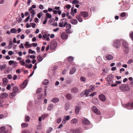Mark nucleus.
<instances>
[{
  "label": "nucleus",
  "mask_w": 133,
  "mask_h": 133,
  "mask_svg": "<svg viewBox=\"0 0 133 133\" xmlns=\"http://www.w3.org/2000/svg\"><path fill=\"white\" fill-rule=\"evenodd\" d=\"M129 49L128 47L127 49H125L124 50V53L125 54H127L128 53L129 51Z\"/></svg>",
  "instance_id": "39"
},
{
  "label": "nucleus",
  "mask_w": 133,
  "mask_h": 133,
  "mask_svg": "<svg viewBox=\"0 0 133 133\" xmlns=\"http://www.w3.org/2000/svg\"><path fill=\"white\" fill-rule=\"evenodd\" d=\"M30 120V117L29 116H25V121L26 122L29 121Z\"/></svg>",
  "instance_id": "38"
},
{
  "label": "nucleus",
  "mask_w": 133,
  "mask_h": 133,
  "mask_svg": "<svg viewBox=\"0 0 133 133\" xmlns=\"http://www.w3.org/2000/svg\"><path fill=\"white\" fill-rule=\"evenodd\" d=\"M57 42L55 40H53L50 45V49L51 50H54L57 47Z\"/></svg>",
  "instance_id": "4"
},
{
  "label": "nucleus",
  "mask_w": 133,
  "mask_h": 133,
  "mask_svg": "<svg viewBox=\"0 0 133 133\" xmlns=\"http://www.w3.org/2000/svg\"><path fill=\"white\" fill-rule=\"evenodd\" d=\"M116 83H115L114 84H112L111 85V86L112 87H115L117 86V84H121V81H116Z\"/></svg>",
  "instance_id": "26"
},
{
  "label": "nucleus",
  "mask_w": 133,
  "mask_h": 133,
  "mask_svg": "<svg viewBox=\"0 0 133 133\" xmlns=\"http://www.w3.org/2000/svg\"><path fill=\"white\" fill-rule=\"evenodd\" d=\"M121 40H115L114 42V46L116 48H119L121 46Z\"/></svg>",
  "instance_id": "5"
},
{
  "label": "nucleus",
  "mask_w": 133,
  "mask_h": 133,
  "mask_svg": "<svg viewBox=\"0 0 133 133\" xmlns=\"http://www.w3.org/2000/svg\"><path fill=\"white\" fill-rule=\"evenodd\" d=\"M96 92H93L90 95V96L92 97L95 95H96Z\"/></svg>",
  "instance_id": "61"
},
{
  "label": "nucleus",
  "mask_w": 133,
  "mask_h": 133,
  "mask_svg": "<svg viewBox=\"0 0 133 133\" xmlns=\"http://www.w3.org/2000/svg\"><path fill=\"white\" fill-rule=\"evenodd\" d=\"M71 92L75 93H77L78 91V89L76 88H74L71 89Z\"/></svg>",
  "instance_id": "19"
},
{
  "label": "nucleus",
  "mask_w": 133,
  "mask_h": 133,
  "mask_svg": "<svg viewBox=\"0 0 133 133\" xmlns=\"http://www.w3.org/2000/svg\"><path fill=\"white\" fill-rule=\"evenodd\" d=\"M66 19L65 18L62 19L59 23V26L60 27H65L67 24Z\"/></svg>",
  "instance_id": "1"
},
{
  "label": "nucleus",
  "mask_w": 133,
  "mask_h": 133,
  "mask_svg": "<svg viewBox=\"0 0 133 133\" xmlns=\"http://www.w3.org/2000/svg\"><path fill=\"white\" fill-rule=\"evenodd\" d=\"M49 35L50 34H48V35L47 34H45L43 35V38H46V37L48 36H49Z\"/></svg>",
  "instance_id": "58"
},
{
  "label": "nucleus",
  "mask_w": 133,
  "mask_h": 133,
  "mask_svg": "<svg viewBox=\"0 0 133 133\" xmlns=\"http://www.w3.org/2000/svg\"><path fill=\"white\" fill-rule=\"evenodd\" d=\"M66 28L67 29H70L71 28V25L70 23H67V24H66Z\"/></svg>",
  "instance_id": "35"
},
{
  "label": "nucleus",
  "mask_w": 133,
  "mask_h": 133,
  "mask_svg": "<svg viewBox=\"0 0 133 133\" xmlns=\"http://www.w3.org/2000/svg\"><path fill=\"white\" fill-rule=\"evenodd\" d=\"M47 21V17H46L44 21L43 22V23L44 24H46Z\"/></svg>",
  "instance_id": "62"
},
{
  "label": "nucleus",
  "mask_w": 133,
  "mask_h": 133,
  "mask_svg": "<svg viewBox=\"0 0 133 133\" xmlns=\"http://www.w3.org/2000/svg\"><path fill=\"white\" fill-rule=\"evenodd\" d=\"M28 80H25L23 82L22 84L21 85V89H23L25 88L28 84Z\"/></svg>",
  "instance_id": "8"
},
{
  "label": "nucleus",
  "mask_w": 133,
  "mask_h": 133,
  "mask_svg": "<svg viewBox=\"0 0 133 133\" xmlns=\"http://www.w3.org/2000/svg\"><path fill=\"white\" fill-rule=\"evenodd\" d=\"M72 4H79V1H76V0H74L72 2Z\"/></svg>",
  "instance_id": "47"
},
{
  "label": "nucleus",
  "mask_w": 133,
  "mask_h": 133,
  "mask_svg": "<svg viewBox=\"0 0 133 133\" xmlns=\"http://www.w3.org/2000/svg\"><path fill=\"white\" fill-rule=\"evenodd\" d=\"M78 120L76 118L72 119L71 121V123L73 124H76L78 122Z\"/></svg>",
  "instance_id": "15"
},
{
  "label": "nucleus",
  "mask_w": 133,
  "mask_h": 133,
  "mask_svg": "<svg viewBox=\"0 0 133 133\" xmlns=\"http://www.w3.org/2000/svg\"><path fill=\"white\" fill-rule=\"evenodd\" d=\"M70 118V116L69 115L65 116L64 117V118L66 121L69 120Z\"/></svg>",
  "instance_id": "43"
},
{
  "label": "nucleus",
  "mask_w": 133,
  "mask_h": 133,
  "mask_svg": "<svg viewBox=\"0 0 133 133\" xmlns=\"http://www.w3.org/2000/svg\"><path fill=\"white\" fill-rule=\"evenodd\" d=\"M75 112L77 114H78L79 111V107H77L75 109Z\"/></svg>",
  "instance_id": "31"
},
{
  "label": "nucleus",
  "mask_w": 133,
  "mask_h": 133,
  "mask_svg": "<svg viewBox=\"0 0 133 133\" xmlns=\"http://www.w3.org/2000/svg\"><path fill=\"white\" fill-rule=\"evenodd\" d=\"M83 123L85 125H88L90 124V122L87 119L84 118V119L82 121Z\"/></svg>",
  "instance_id": "13"
},
{
  "label": "nucleus",
  "mask_w": 133,
  "mask_h": 133,
  "mask_svg": "<svg viewBox=\"0 0 133 133\" xmlns=\"http://www.w3.org/2000/svg\"><path fill=\"white\" fill-rule=\"evenodd\" d=\"M81 131L80 129H75V133H81Z\"/></svg>",
  "instance_id": "46"
},
{
  "label": "nucleus",
  "mask_w": 133,
  "mask_h": 133,
  "mask_svg": "<svg viewBox=\"0 0 133 133\" xmlns=\"http://www.w3.org/2000/svg\"><path fill=\"white\" fill-rule=\"evenodd\" d=\"M99 99L101 101L104 102L106 100V98L104 95L103 94H100L99 96Z\"/></svg>",
  "instance_id": "11"
},
{
  "label": "nucleus",
  "mask_w": 133,
  "mask_h": 133,
  "mask_svg": "<svg viewBox=\"0 0 133 133\" xmlns=\"http://www.w3.org/2000/svg\"><path fill=\"white\" fill-rule=\"evenodd\" d=\"M121 41L123 42L122 44L125 49H127L128 47V44L125 41L121 39Z\"/></svg>",
  "instance_id": "10"
},
{
  "label": "nucleus",
  "mask_w": 133,
  "mask_h": 133,
  "mask_svg": "<svg viewBox=\"0 0 133 133\" xmlns=\"http://www.w3.org/2000/svg\"><path fill=\"white\" fill-rule=\"evenodd\" d=\"M70 29H67L66 30V32L68 33L71 34L72 33V31L70 30Z\"/></svg>",
  "instance_id": "52"
},
{
  "label": "nucleus",
  "mask_w": 133,
  "mask_h": 133,
  "mask_svg": "<svg viewBox=\"0 0 133 133\" xmlns=\"http://www.w3.org/2000/svg\"><path fill=\"white\" fill-rule=\"evenodd\" d=\"M5 126H2L0 127V133H7V132L5 131Z\"/></svg>",
  "instance_id": "12"
},
{
  "label": "nucleus",
  "mask_w": 133,
  "mask_h": 133,
  "mask_svg": "<svg viewBox=\"0 0 133 133\" xmlns=\"http://www.w3.org/2000/svg\"><path fill=\"white\" fill-rule=\"evenodd\" d=\"M37 59L39 62H40L43 60V57H42L41 55H39L37 56Z\"/></svg>",
  "instance_id": "27"
},
{
  "label": "nucleus",
  "mask_w": 133,
  "mask_h": 133,
  "mask_svg": "<svg viewBox=\"0 0 133 133\" xmlns=\"http://www.w3.org/2000/svg\"><path fill=\"white\" fill-rule=\"evenodd\" d=\"M30 18V17L29 16H28L26 19L25 20H24V21L26 23L29 20V19Z\"/></svg>",
  "instance_id": "60"
},
{
  "label": "nucleus",
  "mask_w": 133,
  "mask_h": 133,
  "mask_svg": "<svg viewBox=\"0 0 133 133\" xmlns=\"http://www.w3.org/2000/svg\"><path fill=\"white\" fill-rule=\"evenodd\" d=\"M12 91L14 93H16L18 92V90L17 87H14L12 89Z\"/></svg>",
  "instance_id": "22"
},
{
  "label": "nucleus",
  "mask_w": 133,
  "mask_h": 133,
  "mask_svg": "<svg viewBox=\"0 0 133 133\" xmlns=\"http://www.w3.org/2000/svg\"><path fill=\"white\" fill-rule=\"evenodd\" d=\"M113 78V76L112 74L109 75L107 77L106 80L108 82V83L109 84V85L112 84L113 83L112 79Z\"/></svg>",
  "instance_id": "2"
},
{
  "label": "nucleus",
  "mask_w": 133,
  "mask_h": 133,
  "mask_svg": "<svg viewBox=\"0 0 133 133\" xmlns=\"http://www.w3.org/2000/svg\"><path fill=\"white\" fill-rule=\"evenodd\" d=\"M81 16L79 14L77 15L76 16V18L80 22H82L83 21L82 18L81 17Z\"/></svg>",
  "instance_id": "18"
},
{
  "label": "nucleus",
  "mask_w": 133,
  "mask_h": 133,
  "mask_svg": "<svg viewBox=\"0 0 133 133\" xmlns=\"http://www.w3.org/2000/svg\"><path fill=\"white\" fill-rule=\"evenodd\" d=\"M43 13L42 12H41L38 13L37 15V16L39 18H40L41 17V16L42 15Z\"/></svg>",
  "instance_id": "54"
},
{
  "label": "nucleus",
  "mask_w": 133,
  "mask_h": 133,
  "mask_svg": "<svg viewBox=\"0 0 133 133\" xmlns=\"http://www.w3.org/2000/svg\"><path fill=\"white\" fill-rule=\"evenodd\" d=\"M66 120L65 118H64L62 120V122L64 124H65L66 122Z\"/></svg>",
  "instance_id": "64"
},
{
  "label": "nucleus",
  "mask_w": 133,
  "mask_h": 133,
  "mask_svg": "<svg viewBox=\"0 0 133 133\" xmlns=\"http://www.w3.org/2000/svg\"><path fill=\"white\" fill-rule=\"evenodd\" d=\"M130 37L132 40L133 41V32H131L130 35Z\"/></svg>",
  "instance_id": "57"
},
{
  "label": "nucleus",
  "mask_w": 133,
  "mask_h": 133,
  "mask_svg": "<svg viewBox=\"0 0 133 133\" xmlns=\"http://www.w3.org/2000/svg\"><path fill=\"white\" fill-rule=\"evenodd\" d=\"M59 101V99L57 98H54L51 100V102L54 103H57Z\"/></svg>",
  "instance_id": "20"
},
{
  "label": "nucleus",
  "mask_w": 133,
  "mask_h": 133,
  "mask_svg": "<svg viewBox=\"0 0 133 133\" xmlns=\"http://www.w3.org/2000/svg\"><path fill=\"white\" fill-rule=\"evenodd\" d=\"M6 65H1L0 66V68L1 70H3L5 69L6 67Z\"/></svg>",
  "instance_id": "40"
},
{
  "label": "nucleus",
  "mask_w": 133,
  "mask_h": 133,
  "mask_svg": "<svg viewBox=\"0 0 133 133\" xmlns=\"http://www.w3.org/2000/svg\"><path fill=\"white\" fill-rule=\"evenodd\" d=\"M3 84L4 85H6L7 83L8 82V81L6 78H3Z\"/></svg>",
  "instance_id": "28"
},
{
  "label": "nucleus",
  "mask_w": 133,
  "mask_h": 133,
  "mask_svg": "<svg viewBox=\"0 0 133 133\" xmlns=\"http://www.w3.org/2000/svg\"><path fill=\"white\" fill-rule=\"evenodd\" d=\"M80 80L81 81L84 82L86 80V78L83 76H81L80 77Z\"/></svg>",
  "instance_id": "37"
},
{
  "label": "nucleus",
  "mask_w": 133,
  "mask_h": 133,
  "mask_svg": "<svg viewBox=\"0 0 133 133\" xmlns=\"http://www.w3.org/2000/svg\"><path fill=\"white\" fill-rule=\"evenodd\" d=\"M49 83V81L47 79H45L43 82L42 84L44 85H47Z\"/></svg>",
  "instance_id": "23"
},
{
  "label": "nucleus",
  "mask_w": 133,
  "mask_h": 133,
  "mask_svg": "<svg viewBox=\"0 0 133 133\" xmlns=\"http://www.w3.org/2000/svg\"><path fill=\"white\" fill-rule=\"evenodd\" d=\"M53 129L51 127L50 128L48 129L46 131V132L47 133H50L52 130Z\"/></svg>",
  "instance_id": "48"
},
{
  "label": "nucleus",
  "mask_w": 133,
  "mask_h": 133,
  "mask_svg": "<svg viewBox=\"0 0 133 133\" xmlns=\"http://www.w3.org/2000/svg\"><path fill=\"white\" fill-rule=\"evenodd\" d=\"M95 86L91 85L89 89H88L89 90V91L90 92H91L93 90Z\"/></svg>",
  "instance_id": "30"
},
{
  "label": "nucleus",
  "mask_w": 133,
  "mask_h": 133,
  "mask_svg": "<svg viewBox=\"0 0 133 133\" xmlns=\"http://www.w3.org/2000/svg\"><path fill=\"white\" fill-rule=\"evenodd\" d=\"M28 53L29 54L31 53V54H35V51H32L31 49H29V50Z\"/></svg>",
  "instance_id": "44"
},
{
  "label": "nucleus",
  "mask_w": 133,
  "mask_h": 133,
  "mask_svg": "<svg viewBox=\"0 0 133 133\" xmlns=\"http://www.w3.org/2000/svg\"><path fill=\"white\" fill-rule=\"evenodd\" d=\"M28 123H23L21 124V126L22 128L26 127H28Z\"/></svg>",
  "instance_id": "32"
},
{
  "label": "nucleus",
  "mask_w": 133,
  "mask_h": 133,
  "mask_svg": "<svg viewBox=\"0 0 133 133\" xmlns=\"http://www.w3.org/2000/svg\"><path fill=\"white\" fill-rule=\"evenodd\" d=\"M120 16L122 17H124L126 16V14L125 12H123L121 13Z\"/></svg>",
  "instance_id": "55"
},
{
  "label": "nucleus",
  "mask_w": 133,
  "mask_h": 133,
  "mask_svg": "<svg viewBox=\"0 0 133 133\" xmlns=\"http://www.w3.org/2000/svg\"><path fill=\"white\" fill-rule=\"evenodd\" d=\"M73 8H74L72 7L71 9V11L70 12L71 14L73 16H74V13L73 12Z\"/></svg>",
  "instance_id": "50"
},
{
  "label": "nucleus",
  "mask_w": 133,
  "mask_h": 133,
  "mask_svg": "<svg viewBox=\"0 0 133 133\" xmlns=\"http://www.w3.org/2000/svg\"><path fill=\"white\" fill-rule=\"evenodd\" d=\"M30 45H32L33 46H34V47H36L37 46V43H32V44H31Z\"/></svg>",
  "instance_id": "63"
},
{
  "label": "nucleus",
  "mask_w": 133,
  "mask_h": 133,
  "mask_svg": "<svg viewBox=\"0 0 133 133\" xmlns=\"http://www.w3.org/2000/svg\"><path fill=\"white\" fill-rule=\"evenodd\" d=\"M70 23L73 24H75L77 23V21L76 19H73L70 21Z\"/></svg>",
  "instance_id": "24"
},
{
  "label": "nucleus",
  "mask_w": 133,
  "mask_h": 133,
  "mask_svg": "<svg viewBox=\"0 0 133 133\" xmlns=\"http://www.w3.org/2000/svg\"><path fill=\"white\" fill-rule=\"evenodd\" d=\"M119 89L123 92L128 91L129 90L128 85L125 84H122L119 87Z\"/></svg>",
  "instance_id": "3"
},
{
  "label": "nucleus",
  "mask_w": 133,
  "mask_h": 133,
  "mask_svg": "<svg viewBox=\"0 0 133 133\" xmlns=\"http://www.w3.org/2000/svg\"><path fill=\"white\" fill-rule=\"evenodd\" d=\"M66 15V16L68 17V19H71L72 18L70 16L69 12H67Z\"/></svg>",
  "instance_id": "45"
},
{
  "label": "nucleus",
  "mask_w": 133,
  "mask_h": 133,
  "mask_svg": "<svg viewBox=\"0 0 133 133\" xmlns=\"http://www.w3.org/2000/svg\"><path fill=\"white\" fill-rule=\"evenodd\" d=\"M91 109L92 111L96 114L98 115L101 114V112L99 111L98 110L97 108L95 106H94L92 107Z\"/></svg>",
  "instance_id": "6"
},
{
  "label": "nucleus",
  "mask_w": 133,
  "mask_h": 133,
  "mask_svg": "<svg viewBox=\"0 0 133 133\" xmlns=\"http://www.w3.org/2000/svg\"><path fill=\"white\" fill-rule=\"evenodd\" d=\"M30 13L31 14V16H32L33 17L35 14V13L34 10H32L30 12Z\"/></svg>",
  "instance_id": "51"
},
{
  "label": "nucleus",
  "mask_w": 133,
  "mask_h": 133,
  "mask_svg": "<svg viewBox=\"0 0 133 133\" xmlns=\"http://www.w3.org/2000/svg\"><path fill=\"white\" fill-rule=\"evenodd\" d=\"M90 92L89 90L87 89L85 91L83 92L81 94L82 96H83L84 95H85L86 96H88L89 92Z\"/></svg>",
  "instance_id": "14"
},
{
  "label": "nucleus",
  "mask_w": 133,
  "mask_h": 133,
  "mask_svg": "<svg viewBox=\"0 0 133 133\" xmlns=\"http://www.w3.org/2000/svg\"><path fill=\"white\" fill-rule=\"evenodd\" d=\"M106 59L108 60H111L113 59V57L111 55L109 54L106 56Z\"/></svg>",
  "instance_id": "16"
},
{
  "label": "nucleus",
  "mask_w": 133,
  "mask_h": 133,
  "mask_svg": "<svg viewBox=\"0 0 133 133\" xmlns=\"http://www.w3.org/2000/svg\"><path fill=\"white\" fill-rule=\"evenodd\" d=\"M62 119L61 117L58 118L56 120V122L57 123H59L61 121Z\"/></svg>",
  "instance_id": "36"
},
{
  "label": "nucleus",
  "mask_w": 133,
  "mask_h": 133,
  "mask_svg": "<svg viewBox=\"0 0 133 133\" xmlns=\"http://www.w3.org/2000/svg\"><path fill=\"white\" fill-rule=\"evenodd\" d=\"M53 105L52 104H50L48 107L47 109L49 110H51L53 109Z\"/></svg>",
  "instance_id": "29"
},
{
  "label": "nucleus",
  "mask_w": 133,
  "mask_h": 133,
  "mask_svg": "<svg viewBox=\"0 0 133 133\" xmlns=\"http://www.w3.org/2000/svg\"><path fill=\"white\" fill-rule=\"evenodd\" d=\"M68 61L69 62H72L74 60V58L71 56H69L67 58Z\"/></svg>",
  "instance_id": "33"
},
{
  "label": "nucleus",
  "mask_w": 133,
  "mask_h": 133,
  "mask_svg": "<svg viewBox=\"0 0 133 133\" xmlns=\"http://www.w3.org/2000/svg\"><path fill=\"white\" fill-rule=\"evenodd\" d=\"M66 97L68 99H70L72 98V95L70 93H68L66 95Z\"/></svg>",
  "instance_id": "21"
},
{
  "label": "nucleus",
  "mask_w": 133,
  "mask_h": 133,
  "mask_svg": "<svg viewBox=\"0 0 133 133\" xmlns=\"http://www.w3.org/2000/svg\"><path fill=\"white\" fill-rule=\"evenodd\" d=\"M9 48H10L12 47V45L13 44L11 41H10L9 42Z\"/></svg>",
  "instance_id": "56"
},
{
  "label": "nucleus",
  "mask_w": 133,
  "mask_h": 133,
  "mask_svg": "<svg viewBox=\"0 0 133 133\" xmlns=\"http://www.w3.org/2000/svg\"><path fill=\"white\" fill-rule=\"evenodd\" d=\"M49 116V115L48 113H46L45 114H43L42 115V119H44L45 118L48 117Z\"/></svg>",
  "instance_id": "34"
},
{
  "label": "nucleus",
  "mask_w": 133,
  "mask_h": 133,
  "mask_svg": "<svg viewBox=\"0 0 133 133\" xmlns=\"http://www.w3.org/2000/svg\"><path fill=\"white\" fill-rule=\"evenodd\" d=\"M28 57H30L31 58L34 59L36 58L35 56L34 55L29 56Z\"/></svg>",
  "instance_id": "59"
},
{
  "label": "nucleus",
  "mask_w": 133,
  "mask_h": 133,
  "mask_svg": "<svg viewBox=\"0 0 133 133\" xmlns=\"http://www.w3.org/2000/svg\"><path fill=\"white\" fill-rule=\"evenodd\" d=\"M46 17H47V18H51L52 17V16L51 15L48 13H46Z\"/></svg>",
  "instance_id": "42"
},
{
  "label": "nucleus",
  "mask_w": 133,
  "mask_h": 133,
  "mask_svg": "<svg viewBox=\"0 0 133 133\" xmlns=\"http://www.w3.org/2000/svg\"><path fill=\"white\" fill-rule=\"evenodd\" d=\"M76 70V69L75 68H72L69 71V74L70 75L73 74L75 72Z\"/></svg>",
  "instance_id": "17"
},
{
  "label": "nucleus",
  "mask_w": 133,
  "mask_h": 133,
  "mask_svg": "<svg viewBox=\"0 0 133 133\" xmlns=\"http://www.w3.org/2000/svg\"><path fill=\"white\" fill-rule=\"evenodd\" d=\"M42 88H38L36 91V93L37 94L41 93L42 91Z\"/></svg>",
  "instance_id": "41"
},
{
  "label": "nucleus",
  "mask_w": 133,
  "mask_h": 133,
  "mask_svg": "<svg viewBox=\"0 0 133 133\" xmlns=\"http://www.w3.org/2000/svg\"><path fill=\"white\" fill-rule=\"evenodd\" d=\"M79 15L82 17L85 18L88 16L89 15L88 13L87 12L84 11H81L79 14Z\"/></svg>",
  "instance_id": "7"
},
{
  "label": "nucleus",
  "mask_w": 133,
  "mask_h": 133,
  "mask_svg": "<svg viewBox=\"0 0 133 133\" xmlns=\"http://www.w3.org/2000/svg\"><path fill=\"white\" fill-rule=\"evenodd\" d=\"M8 96V94L7 93H3L1 95V96L2 98H4L6 97H7Z\"/></svg>",
  "instance_id": "25"
},
{
  "label": "nucleus",
  "mask_w": 133,
  "mask_h": 133,
  "mask_svg": "<svg viewBox=\"0 0 133 133\" xmlns=\"http://www.w3.org/2000/svg\"><path fill=\"white\" fill-rule=\"evenodd\" d=\"M10 32L11 33H16L17 32L16 30L15 29L12 28V29L11 31Z\"/></svg>",
  "instance_id": "49"
},
{
  "label": "nucleus",
  "mask_w": 133,
  "mask_h": 133,
  "mask_svg": "<svg viewBox=\"0 0 133 133\" xmlns=\"http://www.w3.org/2000/svg\"><path fill=\"white\" fill-rule=\"evenodd\" d=\"M69 104L68 103H66L65 105V109H66V110L68 109L69 107Z\"/></svg>",
  "instance_id": "53"
},
{
  "label": "nucleus",
  "mask_w": 133,
  "mask_h": 133,
  "mask_svg": "<svg viewBox=\"0 0 133 133\" xmlns=\"http://www.w3.org/2000/svg\"><path fill=\"white\" fill-rule=\"evenodd\" d=\"M61 37L63 39H66L68 37V35L64 33H62L61 34Z\"/></svg>",
  "instance_id": "9"
}]
</instances>
